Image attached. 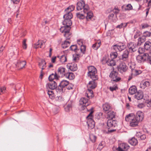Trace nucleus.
<instances>
[{
  "label": "nucleus",
  "instance_id": "f257e3e1",
  "mask_svg": "<svg viewBox=\"0 0 151 151\" xmlns=\"http://www.w3.org/2000/svg\"><path fill=\"white\" fill-rule=\"evenodd\" d=\"M63 23L65 26L61 27L60 29V31L61 32L64 33V35L65 37L69 39L71 37V34L69 32L70 29V27L72 25V22L70 19H65Z\"/></svg>",
  "mask_w": 151,
  "mask_h": 151
},
{
  "label": "nucleus",
  "instance_id": "f03ea898",
  "mask_svg": "<svg viewBox=\"0 0 151 151\" xmlns=\"http://www.w3.org/2000/svg\"><path fill=\"white\" fill-rule=\"evenodd\" d=\"M89 91V93L91 94V96H88V93H86L85 96H86V97H83L81 98L79 101V109L81 110H82L85 109L86 106L90 104V102L89 99L90 97H92L93 92L91 90L88 89Z\"/></svg>",
  "mask_w": 151,
  "mask_h": 151
},
{
  "label": "nucleus",
  "instance_id": "7ed1b4c3",
  "mask_svg": "<svg viewBox=\"0 0 151 151\" xmlns=\"http://www.w3.org/2000/svg\"><path fill=\"white\" fill-rule=\"evenodd\" d=\"M88 76L92 80H97L98 78L96 75L97 70L96 68L93 66H89L88 68Z\"/></svg>",
  "mask_w": 151,
  "mask_h": 151
},
{
  "label": "nucleus",
  "instance_id": "20e7f679",
  "mask_svg": "<svg viewBox=\"0 0 151 151\" xmlns=\"http://www.w3.org/2000/svg\"><path fill=\"white\" fill-rule=\"evenodd\" d=\"M76 8L78 11L83 9V12H87L89 9L88 5L85 4L83 0L80 1L77 3Z\"/></svg>",
  "mask_w": 151,
  "mask_h": 151
},
{
  "label": "nucleus",
  "instance_id": "39448f33",
  "mask_svg": "<svg viewBox=\"0 0 151 151\" xmlns=\"http://www.w3.org/2000/svg\"><path fill=\"white\" fill-rule=\"evenodd\" d=\"M93 109V108H91L90 109V110H91V111L87 116V118L88 119L87 123L88 124V128L90 129H92L93 128L95 124V122L92 119V114L93 112V111L92 110Z\"/></svg>",
  "mask_w": 151,
  "mask_h": 151
},
{
  "label": "nucleus",
  "instance_id": "423d86ee",
  "mask_svg": "<svg viewBox=\"0 0 151 151\" xmlns=\"http://www.w3.org/2000/svg\"><path fill=\"white\" fill-rule=\"evenodd\" d=\"M109 77L111 78V81L116 82L120 81L121 79L118 73L114 71L111 72L109 75Z\"/></svg>",
  "mask_w": 151,
  "mask_h": 151
},
{
  "label": "nucleus",
  "instance_id": "0eeeda50",
  "mask_svg": "<svg viewBox=\"0 0 151 151\" xmlns=\"http://www.w3.org/2000/svg\"><path fill=\"white\" fill-rule=\"evenodd\" d=\"M126 48L125 45L123 43H119L112 46L111 48L116 51L121 52Z\"/></svg>",
  "mask_w": 151,
  "mask_h": 151
},
{
  "label": "nucleus",
  "instance_id": "6e6552de",
  "mask_svg": "<svg viewBox=\"0 0 151 151\" xmlns=\"http://www.w3.org/2000/svg\"><path fill=\"white\" fill-rule=\"evenodd\" d=\"M129 52H132L137 50L138 47L136 44L134 42H130L127 45Z\"/></svg>",
  "mask_w": 151,
  "mask_h": 151
},
{
  "label": "nucleus",
  "instance_id": "1a4fd4ad",
  "mask_svg": "<svg viewBox=\"0 0 151 151\" xmlns=\"http://www.w3.org/2000/svg\"><path fill=\"white\" fill-rule=\"evenodd\" d=\"M127 66L124 63H120L118 67V71L122 73L125 72L127 70Z\"/></svg>",
  "mask_w": 151,
  "mask_h": 151
},
{
  "label": "nucleus",
  "instance_id": "9d476101",
  "mask_svg": "<svg viewBox=\"0 0 151 151\" xmlns=\"http://www.w3.org/2000/svg\"><path fill=\"white\" fill-rule=\"evenodd\" d=\"M38 66L41 69V70L40 71L41 73L40 77L41 79L42 78V76H43L42 74V70H43L45 69L46 68V63L45 60H42L39 63Z\"/></svg>",
  "mask_w": 151,
  "mask_h": 151
},
{
  "label": "nucleus",
  "instance_id": "9b49d317",
  "mask_svg": "<svg viewBox=\"0 0 151 151\" xmlns=\"http://www.w3.org/2000/svg\"><path fill=\"white\" fill-rule=\"evenodd\" d=\"M129 147V146L127 144L122 143L119 145L118 148V151H126Z\"/></svg>",
  "mask_w": 151,
  "mask_h": 151
},
{
  "label": "nucleus",
  "instance_id": "f8f14e48",
  "mask_svg": "<svg viewBox=\"0 0 151 151\" xmlns=\"http://www.w3.org/2000/svg\"><path fill=\"white\" fill-rule=\"evenodd\" d=\"M107 124L108 127L113 128L116 126V121L112 119H109L107 121Z\"/></svg>",
  "mask_w": 151,
  "mask_h": 151
},
{
  "label": "nucleus",
  "instance_id": "ddd939ff",
  "mask_svg": "<svg viewBox=\"0 0 151 151\" xmlns=\"http://www.w3.org/2000/svg\"><path fill=\"white\" fill-rule=\"evenodd\" d=\"M144 118L143 113L141 111H138L136 115L135 119L137 120L139 122L142 121Z\"/></svg>",
  "mask_w": 151,
  "mask_h": 151
},
{
  "label": "nucleus",
  "instance_id": "4468645a",
  "mask_svg": "<svg viewBox=\"0 0 151 151\" xmlns=\"http://www.w3.org/2000/svg\"><path fill=\"white\" fill-rule=\"evenodd\" d=\"M129 52L127 50H126L123 53L122 55L121 60L125 61H127L128 60Z\"/></svg>",
  "mask_w": 151,
  "mask_h": 151
},
{
  "label": "nucleus",
  "instance_id": "2eb2a0df",
  "mask_svg": "<svg viewBox=\"0 0 151 151\" xmlns=\"http://www.w3.org/2000/svg\"><path fill=\"white\" fill-rule=\"evenodd\" d=\"M67 66L68 69L73 71H76L78 69L77 64L74 63H68Z\"/></svg>",
  "mask_w": 151,
  "mask_h": 151
},
{
  "label": "nucleus",
  "instance_id": "dca6fc26",
  "mask_svg": "<svg viewBox=\"0 0 151 151\" xmlns=\"http://www.w3.org/2000/svg\"><path fill=\"white\" fill-rule=\"evenodd\" d=\"M150 83L148 81L146 80H143L140 83V87L144 89L147 87H148L150 86Z\"/></svg>",
  "mask_w": 151,
  "mask_h": 151
},
{
  "label": "nucleus",
  "instance_id": "f3484780",
  "mask_svg": "<svg viewBox=\"0 0 151 151\" xmlns=\"http://www.w3.org/2000/svg\"><path fill=\"white\" fill-rule=\"evenodd\" d=\"M26 64V62L25 61L19 60L17 63L15 64L16 67L19 69H22L24 67Z\"/></svg>",
  "mask_w": 151,
  "mask_h": 151
},
{
  "label": "nucleus",
  "instance_id": "a211bd4d",
  "mask_svg": "<svg viewBox=\"0 0 151 151\" xmlns=\"http://www.w3.org/2000/svg\"><path fill=\"white\" fill-rule=\"evenodd\" d=\"M67 71L65 68L63 67H60L58 69V74L61 77H64Z\"/></svg>",
  "mask_w": 151,
  "mask_h": 151
},
{
  "label": "nucleus",
  "instance_id": "6ab92c4d",
  "mask_svg": "<svg viewBox=\"0 0 151 151\" xmlns=\"http://www.w3.org/2000/svg\"><path fill=\"white\" fill-rule=\"evenodd\" d=\"M143 97V93L142 91L139 90L137 91L134 96V97L137 100L142 99Z\"/></svg>",
  "mask_w": 151,
  "mask_h": 151
},
{
  "label": "nucleus",
  "instance_id": "aec40b11",
  "mask_svg": "<svg viewBox=\"0 0 151 151\" xmlns=\"http://www.w3.org/2000/svg\"><path fill=\"white\" fill-rule=\"evenodd\" d=\"M46 86L49 89L53 90L55 89L56 87L57 84L55 81H53L47 84Z\"/></svg>",
  "mask_w": 151,
  "mask_h": 151
},
{
  "label": "nucleus",
  "instance_id": "412c9836",
  "mask_svg": "<svg viewBox=\"0 0 151 151\" xmlns=\"http://www.w3.org/2000/svg\"><path fill=\"white\" fill-rule=\"evenodd\" d=\"M142 56L144 61L148 60L150 61V63H151V53H144Z\"/></svg>",
  "mask_w": 151,
  "mask_h": 151
},
{
  "label": "nucleus",
  "instance_id": "4be33fe9",
  "mask_svg": "<svg viewBox=\"0 0 151 151\" xmlns=\"http://www.w3.org/2000/svg\"><path fill=\"white\" fill-rule=\"evenodd\" d=\"M95 81L93 80L92 81H90L87 85L88 88L93 89L95 88L96 86V84Z\"/></svg>",
  "mask_w": 151,
  "mask_h": 151
},
{
  "label": "nucleus",
  "instance_id": "5701e85b",
  "mask_svg": "<svg viewBox=\"0 0 151 151\" xmlns=\"http://www.w3.org/2000/svg\"><path fill=\"white\" fill-rule=\"evenodd\" d=\"M139 121L135 118H134L133 120H131L129 122V126L132 127H135L138 125Z\"/></svg>",
  "mask_w": 151,
  "mask_h": 151
},
{
  "label": "nucleus",
  "instance_id": "b1692460",
  "mask_svg": "<svg viewBox=\"0 0 151 151\" xmlns=\"http://www.w3.org/2000/svg\"><path fill=\"white\" fill-rule=\"evenodd\" d=\"M69 80H72L75 78V75L73 73L67 72L65 76Z\"/></svg>",
  "mask_w": 151,
  "mask_h": 151
},
{
  "label": "nucleus",
  "instance_id": "393cba45",
  "mask_svg": "<svg viewBox=\"0 0 151 151\" xmlns=\"http://www.w3.org/2000/svg\"><path fill=\"white\" fill-rule=\"evenodd\" d=\"M66 37V39L63 43H62V47L63 48H65L69 46L70 43V42L68 41V40L70 39V37L69 39H68L67 38V37Z\"/></svg>",
  "mask_w": 151,
  "mask_h": 151
},
{
  "label": "nucleus",
  "instance_id": "a878e982",
  "mask_svg": "<svg viewBox=\"0 0 151 151\" xmlns=\"http://www.w3.org/2000/svg\"><path fill=\"white\" fill-rule=\"evenodd\" d=\"M103 109L104 111L106 113L109 112V111H110L111 109V106L109 104L106 103L103 106Z\"/></svg>",
  "mask_w": 151,
  "mask_h": 151
},
{
  "label": "nucleus",
  "instance_id": "bb28decb",
  "mask_svg": "<svg viewBox=\"0 0 151 151\" xmlns=\"http://www.w3.org/2000/svg\"><path fill=\"white\" fill-rule=\"evenodd\" d=\"M134 116V114H130L126 116L125 120L126 121L129 122H130L131 120H133L134 118H135Z\"/></svg>",
  "mask_w": 151,
  "mask_h": 151
},
{
  "label": "nucleus",
  "instance_id": "cd10ccee",
  "mask_svg": "<svg viewBox=\"0 0 151 151\" xmlns=\"http://www.w3.org/2000/svg\"><path fill=\"white\" fill-rule=\"evenodd\" d=\"M48 79L50 81H52L54 79L57 80L58 79V76L56 73H52L49 76Z\"/></svg>",
  "mask_w": 151,
  "mask_h": 151
},
{
  "label": "nucleus",
  "instance_id": "c85d7f7f",
  "mask_svg": "<svg viewBox=\"0 0 151 151\" xmlns=\"http://www.w3.org/2000/svg\"><path fill=\"white\" fill-rule=\"evenodd\" d=\"M106 63L107 64L110 66H113L116 65V62L113 59H109L106 61Z\"/></svg>",
  "mask_w": 151,
  "mask_h": 151
},
{
  "label": "nucleus",
  "instance_id": "c756f323",
  "mask_svg": "<svg viewBox=\"0 0 151 151\" xmlns=\"http://www.w3.org/2000/svg\"><path fill=\"white\" fill-rule=\"evenodd\" d=\"M137 91V88L135 86L131 87L129 89V93L131 95L135 94Z\"/></svg>",
  "mask_w": 151,
  "mask_h": 151
},
{
  "label": "nucleus",
  "instance_id": "7c9ffc66",
  "mask_svg": "<svg viewBox=\"0 0 151 151\" xmlns=\"http://www.w3.org/2000/svg\"><path fill=\"white\" fill-rule=\"evenodd\" d=\"M101 42L100 40H98L92 46V47L95 50H97L100 46Z\"/></svg>",
  "mask_w": 151,
  "mask_h": 151
},
{
  "label": "nucleus",
  "instance_id": "2f4dec72",
  "mask_svg": "<svg viewBox=\"0 0 151 151\" xmlns=\"http://www.w3.org/2000/svg\"><path fill=\"white\" fill-rule=\"evenodd\" d=\"M129 143L132 145H136L138 143L137 140L134 137H132L129 141Z\"/></svg>",
  "mask_w": 151,
  "mask_h": 151
},
{
  "label": "nucleus",
  "instance_id": "473e14b6",
  "mask_svg": "<svg viewBox=\"0 0 151 151\" xmlns=\"http://www.w3.org/2000/svg\"><path fill=\"white\" fill-rule=\"evenodd\" d=\"M107 118L109 119H112L114 118L115 116V113L113 111H110L107 112Z\"/></svg>",
  "mask_w": 151,
  "mask_h": 151
},
{
  "label": "nucleus",
  "instance_id": "72a5a7b5",
  "mask_svg": "<svg viewBox=\"0 0 151 151\" xmlns=\"http://www.w3.org/2000/svg\"><path fill=\"white\" fill-rule=\"evenodd\" d=\"M75 8V6L73 5L69 6L65 10V13H71V12L73 11Z\"/></svg>",
  "mask_w": 151,
  "mask_h": 151
},
{
  "label": "nucleus",
  "instance_id": "f704fd0d",
  "mask_svg": "<svg viewBox=\"0 0 151 151\" xmlns=\"http://www.w3.org/2000/svg\"><path fill=\"white\" fill-rule=\"evenodd\" d=\"M57 57L59 58L60 62L62 63H63L67 61L66 56L65 55H62L61 56H58Z\"/></svg>",
  "mask_w": 151,
  "mask_h": 151
},
{
  "label": "nucleus",
  "instance_id": "c9c22d12",
  "mask_svg": "<svg viewBox=\"0 0 151 151\" xmlns=\"http://www.w3.org/2000/svg\"><path fill=\"white\" fill-rule=\"evenodd\" d=\"M89 9L88 10L87 12H83L86 15V18L87 19H91L93 16V13L90 11H89Z\"/></svg>",
  "mask_w": 151,
  "mask_h": 151
},
{
  "label": "nucleus",
  "instance_id": "e433bc0d",
  "mask_svg": "<svg viewBox=\"0 0 151 151\" xmlns=\"http://www.w3.org/2000/svg\"><path fill=\"white\" fill-rule=\"evenodd\" d=\"M146 40V38L144 36H142L138 38V42L137 43L138 45H140L143 42H144Z\"/></svg>",
  "mask_w": 151,
  "mask_h": 151
},
{
  "label": "nucleus",
  "instance_id": "4c0bfd02",
  "mask_svg": "<svg viewBox=\"0 0 151 151\" xmlns=\"http://www.w3.org/2000/svg\"><path fill=\"white\" fill-rule=\"evenodd\" d=\"M73 17V15L71 13H65V14L63 16V17L65 19H70Z\"/></svg>",
  "mask_w": 151,
  "mask_h": 151
},
{
  "label": "nucleus",
  "instance_id": "58836bf2",
  "mask_svg": "<svg viewBox=\"0 0 151 151\" xmlns=\"http://www.w3.org/2000/svg\"><path fill=\"white\" fill-rule=\"evenodd\" d=\"M69 82L66 80H63L60 83V86L63 88L66 87L68 84Z\"/></svg>",
  "mask_w": 151,
  "mask_h": 151
},
{
  "label": "nucleus",
  "instance_id": "ea45409f",
  "mask_svg": "<svg viewBox=\"0 0 151 151\" xmlns=\"http://www.w3.org/2000/svg\"><path fill=\"white\" fill-rule=\"evenodd\" d=\"M145 48L147 50L151 49V43L149 41L146 42L144 45Z\"/></svg>",
  "mask_w": 151,
  "mask_h": 151
},
{
  "label": "nucleus",
  "instance_id": "a19ab883",
  "mask_svg": "<svg viewBox=\"0 0 151 151\" xmlns=\"http://www.w3.org/2000/svg\"><path fill=\"white\" fill-rule=\"evenodd\" d=\"M109 20L112 21L113 22H115L116 19V16H114L113 14H111L109 16Z\"/></svg>",
  "mask_w": 151,
  "mask_h": 151
},
{
  "label": "nucleus",
  "instance_id": "79ce46f5",
  "mask_svg": "<svg viewBox=\"0 0 151 151\" xmlns=\"http://www.w3.org/2000/svg\"><path fill=\"white\" fill-rule=\"evenodd\" d=\"M43 44L42 40H39L37 43L35 44V47L36 49H37L39 47L41 48V46Z\"/></svg>",
  "mask_w": 151,
  "mask_h": 151
},
{
  "label": "nucleus",
  "instance_id": "37998d69",
  "mask_svg": "<svg viewBox=\"0 0 151 151\" xmlns=\"http://www.w3.org/2000/svg\"><path fill=\"white\" fill-rule=\"evenodd\" d=\"M141 73V71L135 69H133L132 70V76H136Z\"/></svg>",
  "mask_w": 151,
  "mask_h": 151
},
{
  "label": "nucleus",
  "instance_id": "c03bdc74",
  "mask_svg": "<svg viewBox=\"0 0 151 151\" xmlns=\"http://www.w3.org/2000/svg\"><path fill=\"white\" fill-rule=\"evenodd\" d=\"M55 89L58 93H60L63 92V88L60 84L58 87L57 86Z\"/></svg>",
  "mask_w": 151,
  "mask_h": 151
},
{
  "label": "nucleus",
  "instance_id": "a18cd8bd",
  "mask_svg": "<svg viewBox=\"0 0 151 151\" xmlns=\"http://www.w3.org/2000/svg\"><path fill=\"white\" fill-rule=\"evenodd\" d=\"M118 89L117 85L115 83L112 86H111L109 87V89L111 91H115Z\"/></svg>",
  "mask_w": 151,
  "mask_h": 151
},
{
  "label": "nucleus",
  "instance_id": "49530a36",
  "mask_svg": "<svg viewBox=\"0 0 151 151\" xmlns=\"http://www.w3.org/2000/svg\"><path fill=\"white\" fill-rule=\"evenodd\" d=\"M47 93L49 96L50 98L52 99H54L55 95L54 93L52 91H48L47 92Z\"/></svg>",
  "mask_w": 151,
  "mask_h": 151
},
{
  "label": "nucleus",
  "instance_id": "de8ad7c7",
  "mask_svg": "<svg viewBox=\"0 0 151 151\" xmlns=\"http://www.w3.org/2000/svg\"><path fill=\"white\" fill-rule=\"evenodd\" d=\"M80 56V54L79 53H76L75 55H73V60L75 62H77L78 61L79 59V57Z\"/></svg>",
  "mask_w": 151,
  "mask_h": 151
},
{
  "label": "nucleus",
  "instance_id": "09e8293b",
  "mask_svg": "<svg viewBox=\"0 0 151 151\" xmlns=\"http://www.w3.org/2000/svg\"><path fill=\"white\" fill-rule=\"evenodd\" d=\"M89 139L92 142L94 143L96 141V137L93 134H90L89 135Z\"/></svg>",
  "mask_w": 151,
  "mask_h": 151
},
{
  "label": "nucleus",
  "instance_id": "8fccbe9b",
  "mask_svg": "<svg viewBox=\"0 0 151 151\" xmlns=\"http://www.w3.org/2000/svg\"><path fill=\"white\" fill-rule=\"evenodd\" d=\"M105 146V143L104 141L101 142L99 144V146L97 148V150H101Z\"/></svg>",
  "mask_w": 151,
  "mask_h": 151
},
{
  "label": "nucleus",
  "instance_id": "3c124183",
  "mask_svg": "<svg viewBox=\"0 0 151 151\" xmlns=\"http://www.w3.org/2000/svg\"><path fill=\"white\" fill-rule=\"evenodd\" d=\"M70 48L71 50L74 51L76 52H78V51H79V49H77V47L76 45H72L70 46Z\"/></svg>",
  "mask_w": 151,
  "mask_h": 151
},
{
  "label": "nucleus",
  "instance_id": "603ef678",
  "mask_svg": "<svg viewBox=\"0 0 151 151\" xmlns=\"http://www.w3.org/2000/svg\"><path fill=\"white\" fill-rule=\"evenodd\" d=\"M72 105L71 104L68 105L65 108V109L66 111L69 112L71 110Z\"/></svg>",
  "mask_w": 151,
  "mask_h": 151
},
{
  "label": "nucleus",
  "instance_id": "864d4df0",
  "mask_svg": "<svg viewBox=\"0 0 151 151\" xmlns=\"http://www.w3.org/2000/svg\"><path fill=\"white\" fill-rule=\"evenodd\" d=\"M137 60L139 63L144 62L142 55H138L137 57Z\"/></svg>",
  "mask_w": 151,
  "mask_h": 151
},
{
  "label": "nucleus",
  "instance_id": "5fc2aeb1",
  "mask_svg": "<svg viewBox=\"0 0 151 151\" xmlns=\"http://www.w3.org/2000/svg\"><path fill=\"white\" fill-rule=\"evenodd\" d=\"M76 15L77 17L80 19H83L85 17V15H84L79 13H76Z\"/></svg>",
  "mask_w": 151,
  "mask_h": 151
},
{
  "label": "nucleus",
  "instance_id": "6e6d98bb",
  "mask_svg": "<svg viewBox=\"0 0 151 151\" xmlns=\"http://www.w3.org/2000/svg\"><path fill=\"white\" fill-rule=\"evenodd\" d=\"M117 55L118 54L116 52H111L110 54L111 56L113 59L116 58L117 57Z\"/></svg>",
  "mask_w": 151,
  "mask_h": 151
},
{
  "label": "nucleus",
  "instance_id": "4d7b16f0",
  "mask_svg": "<svg viewBox=\"0 0 151 151\" xmlns=\"http://www.w3.org/2000/svg\"><path fill=\"white\" fill-rule=\"evenodd\" d=\"M27 40L24 39L23 40L22 42V47L24 49H26L27 48V44L26 43Z\"/></svg>",
  "mask_w": 151,
  "mask_h": 151
},
{
  "label": "nucleus",
  "instance_id": "13d9d810",
  "mask_svg": "<svg viewBox=\"0 0 151 151\" xmlns=\"http://www.w3.org/2000/svg\"><path fill=\"white\" fill-rule=\"evenodd\" d=\"M132 9V7L131 4H129L127 5L125 8V9L126 10H129Z\"/></svg>",
  "mask_w": 151,
  "mask_h": 151
},
{
  "label": "nucleus",
  "instance_id": "bf43d9fd",
  "mask_svg": "<svg viewBox=\"0 0 151 151\" xmlns=\"http://www.w3.org/2000/svg\"><path fill=\"white\" fill-rule=\"evenodd\" d=\"M151 34V33L150 32L148 31H146L144 32L143 33V35L142 36H144L145 38L146 37L150 36Z\"/></svg>",
  "mask_w": 151,
  "mask_h": 151
},
{
  "label": "nucleus",
  "instance_id": "052dcab7",
  "mask_svg": "<svg viewBox=\"0 0 151 151\" xmlns=\"http://www.w3.org/2000/svg\"><path fill=\"white\" fill-rule=\"evenodd\" d=\"M80 46V49L81 52H82L84 53V52H85V51L86 50V46H85V45H81V46Z\"/></svg>",
  "mask_w": 151,
  "mask_h": 151
},
{
  "label": "nucleus",
  "instance_id": "680f3d73",
  "mask_svg": "<svg viewBox=\"0 0 151 151\" xmlns=\"http://www.w3.org/2000/svg\"><path fill=\"white\" fill-rule=\"evenodd\" d=\"M73 86V84L72 83H69L68 84V85L66 86V88L70 90L72 89Z\"/></svg>",
  "mask_w": 151,
  "mask_h": 151
},
{
  "label": "nucleus",
  "instance_id": "e2e57ef3",
  "mask_svg": "<svg viewBox=\"0 0 151 151\" xmlns=\"http://www.w3.org/2000/svg\"><path fill=\"white\" fill-rule=\"evenodd\" d=\"M6 88L4 87H0V94H1L5 92Z\"/></svg>",
  "mask_w": 151,
  "mask_h": 151
},
{
  "label": "nucleus",
  "instance_id": "0e129e2a",
  "mask_svg": "<svg viewBox=\"0 0 151 151\" xmlns=\"http://www.w3.org/2000/svg\"><path fill=\"white\" fill-rule=\"evenodd\" d=\"M127 25V24L125 23H121L119 25L117 26L116 27L119 29L123 27H125Z\"/></svg>",
  "mask_w": 151,
  "mask_h": 151
},
{
  "label": "nucleus",
  "instance_id": "69168bd1",
  "mask_svg": "<svg viewBox=\"0 0 151 151\" xmlns=\"http://www.w3.org/2000/svg\"><path fill=\"white\" fill-rule=\"evenodd\" d=\"M141 26L142 29H144L148 27L149 25L147 23H143L141 24Z\"/></svg>",
  "mask_w": 151,
  "mask_h": 151
},
{
  "label": "nucleus",
  "instance_id": "338daca9",
  "mask_svg": "<svg viewBox=\"0 0 151 151\" xmlns=\"http://www.w3.org/2000/svg\"><path fill=\"white\" fill-rule=\"evenodd\" d=\"M113 12L116 14H118L119 13V9L116 8H115L113 10Z\"/></svg>",
  "mask_w": 151,
  "mask_h": 151
},
{
  "label": "nucleus",
  "instance_id": "774afa93",
  "mask_svg": "<svg viewBox=\"0 0 151 151\" xmlns=\"http://www.w3.org/2000/svg\"><path fill=\"white\" fill-rule=\"evenodd\" d=\"M77 43L80 46L83 45V40H77Z\"/></svg>",
  "mask_w": 151,
  "mask_h": 151
}]
</instances>
